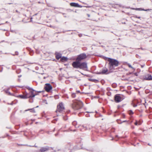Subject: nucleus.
I'll list each match as a JSON object with an SVG mask.
<instances>
[{
    "label": "nucleus",
    "instance_id": "f257e3e1",
    "mask_svg": "<svg viewBox=\"0 0 152 152\" xmlns=\"http://www.w3.org/2000/svg\"><path fill=\"white\" fill-rule=\"evenodd\" d=\"M105 59L107 60L109 62V68L110 70H114V67L117 66L118 65L119 62L115 59L105 57Z\"/></svg>",
    "mask_w": 152,
    "mask_h": 152
},
{
    "label": "nucleus",
    "instance_id": "f03ea898",
    "mask_svg": "<svg viewBox=\"0 0 152 152\" xmlns=\"http://www.w3.org/2000/svg\"><path fill=\"white\" fill-rule=\"evenodd\" d=\"M83 105V104L80 101L74 100L73 101L72 107L75 110H77L81 108Z\"/></svg>",
    "mask_w": 152,
    "mask_h": 152
},
{
    "label": "nucleus",
    "instance_id": "7ed1b4c3",
    "mask_svg": "<svg viewBox=\"0 0 152 152\" xmlns=\"http://www.w3.org/2000/svg\"><path fill=\"white\" fill-rule=\"evenodd\" d=\"M64 110V104L62 102H60L57 106V109L56 110L57 113H61Z\"/></svg>",
    "mask_w": 152,
    "mask_h": 152
},
{
    "label": "nucleus",
    "instance_id": "20e7f679",
    "mask_svg": "<svg viewBox=\"0 0 152 152\" xmlns=\"http://www.w3.org/2000/svg\"><path fill=\"white\" fill-rule=\"evenodd\" d=\"M125 98V97L123 95L116 94L115 96V100L117 102H119Z\"/></svg>",
    "mask_w": 152,
    "mask_h": 152
},
{
    "label": "nucleus",
    "instance_id": "39448f33",
    "mask_svg": "<svg viewBox=\"0 0 152 152\" xmlns=\"http://www.w3.org/2000/svg\"><path fill=\"white\" fill-rule=\"evenodd\" d=\"M79 68L84 70H87L88 69L87 63L84 62L80 63Z\"/></svg>",
    "mask_w": 152,
    "mask_h": 152
},
{
    "label": "nucleus",
    "instance_id": "423d86ee",
    "mask_svg": "<svg viewBox=\"0 0 152 152\" xmlns=\"http://www.w3.org/2000/svg\"><path fill=\"white\" fill-rule=\"evenodd\" d=\"M80 62L78 60H77L76 59V61L73 62L72 65L74 68H79Z\"/></svg>",
    "mask_w": 152,
    "mask_h": 152
},
{
    "label": "nucleus",
    "instance_id": "0eeeda50",
    "mask_svg": "<svg viewBox=\"0 0 152 152\" xmlns=\"http://www.w3.org/2000/svg\"><path fill=\"white\" fill-rule=\"evenodd\" d=\"M86 58V56L85 53H82L79 55L78 57L76 58L77 60H78L79 61L84 59Z\"/></svg>",
    "mask_w": 152,
    "mask_h": 152
},
{
    "label": "nucleus",
    "instance_id": "6e6552de",
    "mask_svg": "<svg viewBox=\"0 0 152 152\" xmlns=\"http://www.w3.org/2000/svg\"><path fill=\"white\" fill-rule=\"evenodd\" d=\"M29 94L28 93H26L24 95H19L17 96V97L23 99H26L29 98Z\"/></svg>",
    "mask_w": 152,
    "mask_h": 152
},
{
    "label": "nucleus",
    "instance_id": "1a4fd4ad",
    "mask_svg": "<svg viewBox=\"0 0 152 152\" xmlns=\"http://www.w3.org/2000/svg\"><path fill=\"white\" fill-rule=\"evenodd\" d=\"M45 88L46 91L49 92L52 89V87L50 84L47 83L45 84Z\"/></svg>",
    "mask_w": 152,
    "mask_h": 152
},
{
    "label": "nucleus",
    "instance_id": "9d476101",
    "mask_svg": "<svg viewBox=\"0 0 152 152\" xmlns=\"http://www.w3.org/2000/svg\"><path fill=\"white\" fill-rule=\"evenodd\" d=\"M108 69L106 68H103L102 70L98 72V74H108L107 73Z\"/></svg>",
    "mask_w": 152,
    "mask_h": 152
},
{
    "label": "nucleus",
    "instance_id": "9b49d317",
    "mask_svg": "<svg viewBox=\"0 0 152 152\" xmlns=\"http://www.w3.org/2000/svg\"><path fill=\"white\" fill-rule=\"evenodd\" d=\"M49 149L48 146L42 147L38 151V152H45L48 151Z\"/></svg>",
    "mask_w": 152,
    "mask_h": 152
},
{
    "label": "nucleus",
    "instance_id": "f8f14e48",
    "mask_svg": "<svg viewBox=\"0 0 152 152\" xmlns=\"http://www.w3.org/2000/svg\"><path fill=\"white\" fill-rule=\"evenodd\" d=\"M30 93L31 94L30 95L29 94L30 97L29 98H32L34 97L37 94V93L33 89L31 90V91H30Z\"/></svg>",
    "mask_w": 152,
    "mask_h": 152
},
{
    "label": "nucleus",
    "instance_id": "ddd939ff",
    "mask_svg": "<svg viewBox=\"0 0 152 152\" xmlns=\"http://www.w3.org/2000/svg\"><path fill=\"white\" fill-rule=\"evenodd\" d=\"M55 55L57 59H59L61 57V54L59 53L56 52L55 53Z\"/></svg>",
    "mask_w": 152,
    "mask_h": 152
},
{
    "label": "nucleus",
    "instance_id": "4468645a",
    "mask_svg": "<svg viewBox=\"0 0 152 152\" xmlns=\"http://www.w3.org/2000/svg\"><path fill=\"white\" fill-rule=\"evenodd\" d=\"M144 79L147 80H152V76L150 75H148L145 76Z\"/></svg>",
    "mask_w": 152,
    "mask_h": 152
},
{
    "label": "nucleus",
    "instance_id": "2eb2a0df",
    "mask_svg": "<svg viewBox=\"0 0 152 152\" xmlns=\"http://www.w3.org/2000/svg\"><path fill=\"white\" fill-rule=\"evenodd\" d=\"M70 5L72 7H80V6L78 4L75 3H71Z\"/></svg>",
    "mask_w": 152,
    "mask_h": 152
},
{
    "label": "nucleus",
    "instance_id": "dca6fc26",
    "mask_svg": "<svg viewBox=\"0 0 152 152\" xmlns=\"http://www.w3.org/2000/svg\"><path fill=\"white\" fill-rule=\"evenodd\" d=\"M151 10V9H148L147 10H145L144 9H142V8H136V10H138V11H150Z\"/></svg>",
    "mask_w": 152,
    "mask_h": 152
},
{
    "label": "nucleus",
    "instance_id": "f3484780",
    "mask_svg": "<svg viewBox=\"0 0 152 152\" xmlns=\"http://www.w3.org/2000/svg\"><path fill=\"white\" fill-rule=\"evenodd\" d=\"M9 88H8L7 90H5V91L6 93L8 95L10 96H14L13 94H12L11 93H10L9 91Z\"/></svg>",
    "mask_w": 152,
    "mask_h": 152
},
{
    "label": "nucleus",
    "instance_id": "a211bd4d",
    "mask_svg": "<svg viewBox=\"0 0 152 152\" xmlns=\"http://www.w3.org/2000/svg\"><path fill=\"white\" fill-rule=\"evenodd\" d=\"M61 58V61L63 62L67 61V58L65 57H63Z\"/></svg>",
    "mask_w": 152,
    "mask_h": 152
},
{
    "label": "nucleus",
    "instance_id": "6ab92c4d",
    "mask_svg": "<svg viewBox=\"0 0 152 152\" xmlns=\"http://www.w3.org/2000/svg\"><path fill=\"white\" fill-rule=\"evenodd\" d=\"M72 124L75 127H76V125L77 124V122L76 121H73L72 123Z\"/></svg>",
    "mask_w": 152,
    "mask_h": 152
},
{
    "label": "nucleus",
    "instance_id": "aec40b11",
    "mask_svg": "<svg viewBox=\"0 0 152 152\" xmlns=\"http://www.w3.org/2000/svg\"><path fill=\"white\" fill-rule=\"evenodd\" d=\"M91 80L93 82H95V83H97L99 81L97 80L94 79H91Z\"/></svg>",
    "mask_w": 152,
    "mask_h": 152
},
{
    "label": "nucleus",
    "instance_id": "412c9836",
    "mask_svg": "<svg viewBox=\"0 0 152 152\" xmlns=\"http://www.w3.org/2000/svg\"><path fill=\"white\" fill-rule=\"evenodd\" d=\"M63 119L64 120H66L67 119V116H66L65 115H64L63 116Z\"/></svg>",
    "mask_w": 152,
    "mask_h": 152
},
{
    "label": "nucleus",
    "instance_id": "4be33fe9",
    "mask_svg": "<svg viewBox=\"0 0 152 152\" xmlns=\"http://www.w3.org/2000/svg\"><path fill=\"white\" fill-rule=\"evenodd\" d=\"M129 114L130 115H132L133 114V112L131 110H130L129 111Z\"/></svg>",
    "mask_w": 152,
    "mask_h": 152
},
{
    "label": "nucleus",
    "instance_id": "5701e85b",
    "mask_svg": "<svg viewBox=\"0 0 152 152\" xmlns=\"http://www.w3.org/2000/svg\"><path fill=\"white\" fill-rule=\"evenodd\" d=\"M72 96L73 98H75L76 96V95L75 93H73L72 94Z\"/></svg>",
    "mask_w": 152,
    "mask_h": 152
},
{
    "label": "nucleus",
    "instance_id": "b1692460",
    "mask_svg": "<svg viewBox=\"0 0 152 152\" xmlns=\"http://www.w3.org/2000/svg\"><path fill=\"white\" fill-rule=\"evenodd\" d=\"M30 110V112H33V113L35 112V110H34V108L30 109V110Z\"/></svg>",
    "mask_w": 152,
    "mask_h": 152
},
{
    "label": "nucleus",
    "instance_id": "393cba45",
    "mask_svg": "<svg viewBox=\"0 0 152 152\" xmlns=\"http://www.w3.org/2000/svg\"><path fill=\"white\" fill-rule=\"evenodd\" d=\"M87 113H88V112H86V113H84V114H85V116L86 117H89V115Z\"/></svg>",
    "mask_w": 152,
    "mask_h": 152
},
{
    "label": "nucleus",
    "instance_id": "a878e982",
    "mask_svg": "<svg viewBox=\"0 0 152 152\" xmlns=\"http://www.w3.org/2000/svg\"><path fill=\"white\" fill-rule=\"evenodd\" d=\"M127 65L129 66V67L131 68H133V67L132 66L129 64H127Z\"/></svg>",
    "mask_w": 152,
    "mask_h": 152
},
{
    "label": "nucleus",
    "instance_id": "bb28decb",
    "mask_svg": "<svg viewBox=\"0 0 152 152\" xmlns=\"http://www.w3.org/2000/svg\"><path fill=\"white\" fill-rule=\"evenodd\" d=\"M27 89H28L30 91H31V90H33V89L29 87H27L26 88Z\"/></svg>",
    "mask_w": 152,
    "mask_h": 152
},
{
    "label": "nucleus",
    "instance_id": "cd10ccee",
    "mask_svg": "<svg viewBox=\"0 0 152 152\" xmlns=\"http://www.w3.org/2000/svg\"><path fill=\"white\" fill-rule=\"evenodd\" d=\"M78 36L80 37H81L82 36V34H78Z\"/></svg>",
    "mask_w": 152,
    "mask_h": 152
},
{
    "label": "nucleus",
    "instance_id": "c85d7f7f",
    "mask_svg": "<svg viewBox=\"0 0 152 152\" xmlns=\"http://www.w3.org/2000/svg\"><path fill=\"white\" fill-rule=\"evenodd\" d=\"M69 130L70 131H75V130H72V129H69Z\"/></svg>",
    "mask_w": 152,
    "mask_h": 152
},
{
    "label": "nucleus",
    "instance_id": "c756f323",
    "mask_svg": "<svg viewBox=\"0 0 152 152\" xmlns=\"http://www.w3.org/2000/svg\"><path fill=\"white\" fill-rule=\"evenodd\" d=\"M134 124L135 125H137L138 124V123L137 122H136L135 123H134Z\"/></svg>",
    "mask_w": 152,
    "mask_h": 152
},
{
    "label": "nucleus",
    "instance_id": "7c9ffc66",
    "mask_svg": "<svg viewBox=\"0 0 152 152\" xmlns=\"http://www.w3.org/2000/svg\"><path fill=\"white\" fill-rule=\"evenodd\" d=\"M135 17L136 18H139V19H140V17H137V16H136Z\"/></svg>",
    "mask_w": 152,
    "mask_h": 152
},
{
    "label": "nucleus",
    "instance_id": "2f4dec72",
    "mask_svg": "<svg viewBox=\"0 0 152 152\" xmlns=\"http://www.w3.org/2000/svg\"><path fill=\"white\" fill-rule=\"evenodd\" d=\"M18 52H15V54L16 55H18Z\"/></svg>",
    "mask_w": 152,
    "mask_h": 152
},
{
    "label": "nucleus",
    "instance_id": "473e14b6",
    "mask_svg": "<svg viewBox=\"0 0 152 152\" xmlns=\"http://www.w3.org/2000/svg\"><path fill=\"white\" fill-rule=\"evenodd\" d=\"M133 107H136L137 106V105H136V104H134V105H133Z\"/></svg>",
    "mask_w": 152,
    "mask_h": 152
},
{
    "label": "nucleus",
    "instance_id": "72a5a7b5",
    "mask_svg": "<svg viewBox=\"0 0 152 152\" xmlns=\"http://www.w3.org/2000/svg\"><path fill=\"white\" fill-rule=\"evenodd\" d=\"M131 9H132V10H136V8H131Z\"/></svg>",
    "mask_w": 152,
    "mask_h": 152
},
{
    "label": "nucleus",
    "instance_id": "f704fd0d",
    "mask_svg": "<svg viewBox=\"0 0 152 152\" xmlns=\"http://www.w3.org/2000/svg\"><path fill=\"white\" fill-rule=\"evenodd\" d=\"M87 15L88 16V17H89L90 16V15L89 14H87Z\"/></svg>",
    "mask_w": 152,
    "mask_h": 152
},
{
    "label": "nucleus",
    "instance_id": "c9c22d12",
    "mask_svg": "<svg viewBox=\"0 0 152 152\" xmlns=\"http://www.w3.org/2000/svg\"><path fill=\"white\" fill-rule=\"evenodd\" d=\"M34 147H35L36 148H37V146H36L35 145L34 146H33Z\"/></svg>",
    "mask_w": 152,
    "mask_h": 152
},
{
    "label": "nucleus",
    "instance_id": "e433bc0d",
    "mask_svg": "<svg viewBox=\"0 0 152 152\" xmlns=\"http://www.w3.org/2000/svg\"><path fill=\"white\" fill-rule=\"evenodd\" d=\"M126 121H123V122H126Z\"/></svg>",
    "mask_w": 152,
    "mask_h": 152
},
{
    "label": "nucleus",
    "instance_id": "4c0bfd02",
    "mask_svg": "<svg viewBox=\"0 0 152 152\" xmlns=\"http://www.w3.org/2000/svg\"><path fill=\"white\" fill-rule=\"evenodd\" d=\"M57 134H55V135H56V136Z\"/></svg>",
    "mask_w": 152,
    "mask_h": 152
},
{
    "label": "nucleus",
    "instance_id": "58836bf2",
    "mask_svg": "<svg viewBox=\"0 0 152 152\" xmlns=\"http://www.w3.org/2000/svg\"><path fill=\"white\" fill-rule=\"evenodd\" d=\"M148 145H150V144H148Z\"/></svg>",
    "mask_w": 152,
    "mask_h": 152
},
{
    "label": "nucleus",
    "instance_id": "ea45409f",
    "mask_svg": "<svg viewBox=\"0 0 152 152\" xmlns=\"http://www.w3.org/2000/svg\"><path fill=\"white\" fill-rule=\"evenodd\" d=\"M89 113H90V112H89ZM92 112H90V113H91Z\"/></svg>",
    "mask_w": 152,
    "mask_h": 152
}]
</instances>
